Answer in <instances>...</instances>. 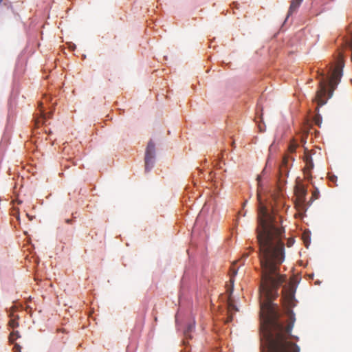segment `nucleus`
<instances>
[{
  "instance_id": "nucleus-1",
  "label": "nucleus",
  "mask_w": 352,
  "mask_h": 352,
  "mask_svg": "<svg viewBox=\"0 0 352 352\" xmlns=\"http://www.w3.org/2000/svg\"><path fill=\"white\" fill-rule=\"evenodd\" d=\"M256 229L259 246L258 256L262 270L260 285L261 330L265 340L267 352H299V347L290 340L295 321L290 307L294 306V291L292 287L283 294L287 307L282 315L273 300L278 296V289L285 281L279 273V266L284 260L283 228H279L260 203Z\"/></svg>"
},
{
  "instance_id": "nucleus-2",
  "label": "nucleus",
  "mask_w": 352,
  "mask_h": 352,
  "mask_svg": "<svg viewBox=\"0 0 352 352\" xmlns=\"http://www.w3.org/2000/svg\"><path fill=\"white\" fill-rule=\"evenodd\" d=\"M344 66V55L342 52H339L333 63L330 65L328 70V76H324L323 73H321L322 79L319 82V89L316 92L315 97V102L317 103L316 108V114L314 117V123L320 126L322 124V117L318 113L319 108L326 104L327 99L326 96L327 94V85H329L331 90L329 93V98L332 95L333 90L337 85L339 83L341 77L342 76V69Z\"/></svg>"
},
{
  "instance_id": "nucleus-3",
  "label": "nucleus",
  "mask_w": 352,
  "mask_h": 352,
  "mask_svg": "<svg viewBox=\"0 0 352 352\" xmlns=\"http://www.w3.org/2000/svg\"><path fill=\"white\" fill-rule=\"evenodd\" d=\"M155 143L150 140L146 148L145 152V170L149 171L155 164Z\"/></svg>"
},
{
  "instance_id": "nucleus-4",
  "label": "nucleus",
  "mask_w": 352,
  "mask_h": 352,
  "mask_svg": "<svg viewBox=\"0 0 352 352\" xmlns=\"http://www.w3.org/2000/svg\"><path fill=\"white\" fill-rule=\"evenodd\" d=\"M288 159L289 157L287 155L283 157L282 163L279 166V179H281L282 177L287 176L288 174Z\"/></svg>"
},
{
  "instance_id": "nucleus-5",
  "label": "nucleus",
  "mask_w": 352,
  "mask_h": 352,
  "mask_svg": "<svg viewBox=\"0 0 352 352\" xmlns=\"http://www.w3.org/2000/svg\"><path fill=\"white\" fill-rule=\"evenodd\" d=\"M238 311L237 307L234 304L233 300L231 299V298H229L228 300V316L226 319V322H230L232 320V314L233 313Z\"/></svg>"
},
{
  "instance_id": "nucleus-6",
  "label": "nucleus",
  "mask_w": 352,
  "mask_h": 352,
  "mask_svg": "<svg viewBox=\"0 0 352 352\" xmlns=\"http://www.w3.org/2000/svg\"><path fill=\"white\" fill-rule=\"evenodd\" d=\"M296 194L297 200L300 202H304L305 199V195L307 194V190L303 186H298L296 188Z\"/></svg>"
},
{
  "instance_id": "nucleus-7",
  "label": "nucleus",
  "mask_w": 352,
  "mask_h": 352,
  "mask_svg": "<svg viewBox=\"0 0 352 352\" xmlns=\"http://www.w3.org/2000/svg\"><path fill=\"white\" fill-rule=\"evenodd\" d=\"M302 0H292L288 11L287 17L291 15L300 5Z\"/></svg>"
},
{
  "instance_id": "nucleus-8",
  "label": "nucleus",
  "mask_w": 352,
  "mask_h": 352,
  "mask_svg": "<svg viewBox=\"0 0 352 352\" xmlns=\"http://www.w3.org/2000/svg\"><path fill=\"white\" fill-rule=\"evenodd\" d=\"M305 160V162H306V166H305V172L306 173L307 171H309L311 169L313 168L314 164H313V162H312L310 156L306 155Z\"/></svg>"
},
{
  "instance_id": "nucleus-9",
  "label": "nucleus",
  "mask_w": 352,
  "mask_h": 352,
  "mask_svg": "<svg viewBox=\"0 0 352 352\" xmlns=\"http://www.w3.org/2000/svg\"><path fill=\"white\" fill-rule=\"evenodd\" d=\"M195 329V322L190 323L188 325L186 329L184 331V335L186 338L190 337V333H191Z\"/></svg>"
},
{
  "instance_id": "nucleus-10",
  "label": "nucleus",
  "mask_w": 352,
  "mask_h": 352,
  "mask_svg": "<svg viewBox=\"0 0 352 352\" xmlns=\"http://www.w3.org/2000/svg\"><path fill=\"white\" fill-rule=\"evenodd\" d=\"M9 326L12 329L17 327L19 326L17 320L16 318L10 319L9 321Z\"/></svg>"
},
{
  "instance_id": "nucleus-11",
  "label": "nucleus",
  "mask_w": 352,
  "mask_h": 352,
  "mask_svg": "<svg viewBox=\"0 0 352 352\" xmlns=\"http://www.w3.org/2000/svg\"><path fill=\"white\" fill-rule=\"evenodd\" d=\"M19 337L18 331H13L10 334V340L11 342H14L15 339Z\"/></svg>"
},
{
  "instance_id": "nucleus-12",
  "label": "nucleus",
  "mask_w": 352,
  "mask_h": 352,
  "mask_svg": "<svg viewBox=\"0 0 352 352\" xmlns=\"http://www.w3.org/2000/svg\"><path fill=\"white\" fill-rule=\"evenodd\" d=\"M297 146H298L297 144H296L295 142H292L289 146V152H291V153L295 152V151L297 148Z\"/></svg>"
},
{
  "instance_id": "nucleus-13",
  "label": "nucleus",
  "mask_w": 352,
  "mask_h": 352,
  "mask_svg": "<svg viewBox=\"0 0 352 352\" xmlns=\"http://www.w3.org/2000/svg\"><path fill=\"white\" fill-rule=\"evenodd\" d=\"M312 196L314 198V199H316L318 198V197H319V191L318 190V189H316V190H314L313 192Z\"/></svg>"
},
{
  "instance_id": "nucleus-14",
  "label": "nucleus",
  "mask_w": 352,
  "mask_h": 352,
  "mask_svg": "<svg viewBox=\"0 0 352 352\" xmlns=\"http://www.w3.org/2000/svg\"><path fill=\"white\" fill-rule=\"evenodd\" d=\"M231 276H235L237 273V270L234 269V266L230 269Z\"/></svg>"
},
{
  "instance_id": "nucleus-15",
  "label": "nucleus",
  "mask_w": 352,
  "mask_h": 352,
  "mask_svg": "<svg viewBox=\"0 0 352 352\" xmlns=\"http://www.w3.org/2000/svg\"><path fill=\"white\" fill-rule=\"evenodd\" d=\"M72 220L71 219H65V223L67 224H70V223H72Z\"/></svg>"
},
{
  "instance_id": "nucleus-16",
  "label": "nucleus",
  "mask_w": 352,
  "mask_h": 352,
  "mask_svg": "<svg viewBox=\"0 0 352 352\" xmlns=\"http://www.w3.org/2000/svg\"><path fill=\"white\" fill-rule=\"evenodd\" d=\"M248 256H249V253L248 252L244 253L243 255V258H248Z\"/></svg>"
},
{
  "instance_id": "nucleus-17",
  "label": "nucleus",
  "mask_w": 352,
  "mask_h": 352,
  "mask_svg": "<svg viewBox=\"0 0 352 352\" xmlns=\"http://www.w3.org/2000/svg\"><path fill=\"white\" fill-rule=\"evenodd\" d=\"M260 179H261V176H258L257 179L260 180Z\"/></svg>"
},
{
  "instance_id": "nucleus-18",
  "label": "nucleus",
  "mask_w": 352,
  "mask_h": 352,
  "mask_svg": "<svg viewBox=\"0 0 352 352\" xmlns=\"http://www.w3.org/2000/svg\"><path fill=\"white\" fill-rule=\"evenodd\" d=\"M2 3H3V0H0V6L1 5Z\"/></svg>"
},
{
  "instance_id": "nucleus-19",
  "label": "nucleus",
  "mask_w": 352,
  "mask_h": 352,
  "mask_svg": "<svg viewBox=\"0 0 352 352\" xmlns=\"http://www.w3.org/2000/svg\"><path fill=\"white\" fill-rule=\"evenodd\" d=\"M250 251H253V249L252 248H250Z\"/></svg>"
}]
</instances>
